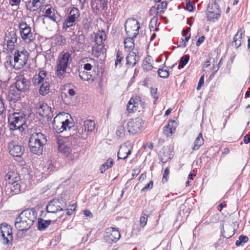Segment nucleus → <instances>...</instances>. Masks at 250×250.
Instances as JSON below:
<instances>
[{
	"instance_id": "f257e3e1",
	"label": "nucleus",
	"mask_w": 250,
	"mask_h": 250,
	"mask_svg": "<svg viewBox=\"0 0 250 250\" xmlns=\"http://www.w3.org/2000/svg\"><path fill=\"white\" fill-rule=\"evenodd\" d=\"M46 136L41 132H33L29 139V147L34 154L40 155L42 153L43 146L47 143Z\"/></svg>"
},
{
	"instance_id": "f03ea898",
	"label": "nucleus",
	"mask_w": 250,
	"mask_h": 250,
	"mask_svg": "<svg viewBox=\"0 0 250 250\" xmlns=\"http://www.w3.org/2000/svg\"><path fill=\"white\" fill-rule=\"evenodd\" d=\"M35 86L40 87L39 93L42 96L47 94L50 91V85L46 78V72L41 70L38 75H35L32 80Z\"/></svg>"
},
{
	"instance_id": "7ed1b4c3",
	"label": "nucleus",
	"mask_w": 250,
	"mask_h": 250,
	"mask_svg": "<svg viewBox=\"0 0 250 250\" xmlns=\"http://www.w3.org/2000/svg\"><path fill=\"white\" fill-rule=\"evenodd\" d=\"M80 16L79 10L75 7H71L68 16L65 18L63 23L62 29L65 31L74 30L72 27H74L79 21Z\"/></svg>"
},
{
	"instance_id": "20e7f679",
	"label": "nucleus",
	"mask_w": 250,
	"mask_h": 250,
	"mask_svg": "<svg viewBox=\"0 0 250 250\" xmlns=\"http://www.w3.org/2000/svg\"><path fill=\"white\" fill-rule=\"evenodd\" d=\"M26 123V116L22 112H14L8 116V124L11 130H23Z\"/></svg>"
},
{
	"instance_id": "39448f33",
	"label": "nucleus",
	"mask_w": 250,
	"mask_h": 250,
	"mask_svg": "<svg viewBox=\"0 0 250 250\" xmlns=\"http://www.w3.org/2000/svg\"><path fill=\"white\" fill-rule=\"evenodd\" d=\"M71 62L72 58L69 52L60 55L57 65V75L59 78L62 79L64 77L66 69Z\"/></svg>"
},
{
	"instance_id": "423d86ee",
	"label": "nucleus",
	"mask_w": 250,
	"mask_h": 250,
	"mask_svg": "<svg viewBox=\"0 0 250 250\" xmlns=\"http://www.w3.org/2000/svg\"><path fill=\"white\" fill-rule=\"evenodd\" d=\"M144 121L141 117L130 119L127 123V130L130 134L135 135L143 129Z\"/></svg>"
},
{
	"instance_id": "0eeeda50",
	"label": "nucleus",
	"mask_w": 250,
	"mask_h": 250,
	"mask_svg": "<svg viewBox=\"0 0 250 250\" xmlns=\"http://www.w3.org/2000/svg\"><path fill=\"white\" fill-rule=\"evenodd\" d=\"M140 23L134 19H127L125 23V30L128 36L136 38L139 33Z\"/></svg>"
},
{
	"instance_id": "6e6552de",
	"label": "nucleus",
	"mask_w": 250,
	"mask_h": 250,
	"mask_svg": "<svg viewBox=\"0 0 250 250\" xmlns=\"http://www.w3.org/2000/svg\"><path fill=\"white\" fill-rule=\"evenodd\" d=\"M66 206V202L62 199H54L48 203L46 206V210L49 213H56L63 210Z\"/></svg>"
},
{
	"instance_id": "1a4fd4ad",
	"label": "nucleus",
	"mask_w": 250,
	"mask_h": 250,
	"mask_svg": "<svg viewBox=\"0 0 250 250\" xmlns=\"http://www.w3.org/2000/svg\"><path fill=\"white\" fill-rule=\"evenodd\" d=\"M0 238L3 244L8 245L13 241L12 229L7 224L3 223L0 225Z\"/></svg>"
},
{
	"instance_id": "9d476101",
	"label": "nucleus",
	"mask_w": 250,
	"mask_h": 250,
	"mask_svg": "<svg viewBox=\"0 0 250 250\" xmlns=\"http://www.w3.org/2000/svg\"><path fill=\"white\" fill-rule=\"evenodd\" d=\"M28 53L25 50H16L14 54L13 59L17 63V67H23L27 63L28 60Z\"/></svg>"
},
{
	"instance_id": "9b49d317",
	"label": "nucleus",
	"mask_w": 250,
	"mask_h": 250,
	"mask_svg": "<svg viewBox=\"0 0 250 250\" xmlns=\"http://www.w3.org/2000/svg\"><path fill=\"white\" fill-rule=\"evenodd\" d=\"M19 28L21 38L23 40L27 42L33 40L31 28L28 24L25 22H21L19 24Z\"/></svg>"
},
{
	"instance_id": "f8f14e48",
	"label": "nucleus",
	"mask_w": 250,
	"mask_h": 250,
	"mask_svg": "<svg viewBox=\"0 0 250 250\" xmlns=\"http://www.w3.org/2000/svg\"><path fill=\"white\" fill-rule=\"evenodd\" d=\"M119 231L114 228H109L106 229L104 234V238L108 243L116 242L120 238Z\"/></svg>"
},
{
	"instance_id": "ddd939ff",
	"label": "nucleus",
	"mask_w": 250,
	"mask_h": 250,
	"mask_svg": "<svg viewBox=\"0 0 250 250\" xmlns=\"http://www.w3.org/2000/svg\"><path fill=\"white\" fill-rule=\"evenodd\" d=\"M9 152L14 157H20L23 154L24 147L19 145L14 141H11L8 144Z\"/></svg>"
},
{
	"instance_id": "4468645a",
	"label": "nucleus",
	"mask_w": 250,
	"mask_h": 250,
	"mask_svg": "<svg viewBox=\"0 0 250 250\" xmlns=\"http://www.w3.org/2000/svg\"><path fill=\"white\" fill-rule=\"evenodd\" d=\"M17 41L16 31L13 29L7 31L4 38V42L6 43L7 48L10 50L13 49Z\"/></svg>"
},
{
	"instance_id": "2eb2a0df",
	"label": "nucleus",
	"mask_w": 250,
	"mask_h": 250,
	"mask_svg": "<svg viewBox=\"0 0 250 250\" xmlns=\"http://www.w3.org/2000/svg\"><path fill=\"white\" fill-rule=\"evenodd\" d=\"M20 215L27 222L30 227L33 225L37 218V213L33 209H27L21 212Z\"/></svg>"
},
{
	"instance_id": "dca6fc26",
	"label": "nucleus",
	"mask_w": 250,
	"mask_h": 250,
	"mask_svg": "<svg viewBox=\"0 0 250 250\" xmlns=\"http://www.w3.org/2000/svg\"><path fill=\"white\" fill-rule=\"evenodd\" d=\"M20 215L27 222L30 227L33 225L37 218V213L33 209H27L21 212Z\"/></svg>"
},
{
	"instance_id": "f3484780",
	"label": "nucleus",
	"mask_w": 250,
	"mask_h": 250,
	"mask_svg": "<svg viewBox=\"0 0 250 250\" xmlns=\"http://www.w3.org/2000/svg\"><path fill=\"white\" fill-rule=\"evenodd\" d=\"M30 86V81L29 79L22 76L17 77L15 83V87L22 92H25L29 90Z\"/></svg>"
},
{
	"instance_id": "a211bd4d",
	"label": "nucleus",
	"mask_w": 250,
	"mask_h": 250,
	"mask_svg": "<svg viewBox=\"0 0 250 250\" xmlns=\"http://www.w3.org/2000/svg\"><path fill=\"white\" fill-rule=\"evenodd\" d=\"M70 124H72V123H70L68 119H66L64 121H58L56 123L55 118L52 123L54 128L58 133L62 132L64 130H66L67 128L70 129L72 126L70 125Z\"/></svg>"
},
{
	"instance_id": "6ab92c4d",
	"label": "nucleus",
	"mask_w": 250,
	"mask_h": 250,
	"mask_svg": "<svg viewBox=\"0 0 250 250\" xmlns=\"http://www.w3.org/2000/svg\"><path fill=\"white\" fill-rule=\"evenodd\" d=\"M139 105H143L139 97L131 98L127 104L126 109L129 113L134 112L138 110Z\"/></svg>"
},
{
	"instance_id": "aec40b11",
	"label": "nucleus",
	"mask_w": 250,
	"mask_h": 250,
	"mask_svg": "<svg viewBox=\"0 0 250 250\" xmlns=\"http://www.w3.org/2000/svg\"><path fill=\"white\" fill-rule=\"evenodd\" d=\"M37 113L41 116L45 117L49 115L51 109L46 103H39L36 105Z\"/></svg>"
},
{
	"instance_id": "412c9836",
	"label": "nucleus",
	"mask_w": 250,
	"mask_h": 250,
	"mask_svg": "<svg viewBox=\"0 0 250 250\" xmlns=\"http://www.w3.org/2000/svg\"><path fill=\"white\" fill-rule=\"evenodd\" d=\"M93 72L91 74L85 70H79V77L83 81H94L99 75V71H96L94 69Z\"/></svg>"
},
{
	"instance_id": "4be33fe9",
	"label": "nucleus",
	"mask_w": 250,
	"mask_h": 250,
	"mask_svg": "<svg viewBox=\"0 0 250 250\" xmlns=\"http://www.w3.org/2000/svg\"><path fill=\"white\" fill-rule=\"evenodd\" d=\"M44 16L57 23L61 21V16L57 10L52 7L47 9L44 12Z\"/></svg>"
},
{
	"instance_id": "5701e85b",
	"label": "nucleus",
	"mask_w": 250,
	"mask_h": 250,
	"mask_svg": "<svg viewBox=\"0 0 250 250\" xmlns=\"http://www.w3.org/2000/svg\"><path fill=\"white\" fill-rule=\"evenodd\" d=\"M15 226L16 228L20 231L26 230L31 228L20 215L16 218Z\"/></svg>"
},
{
	"instance_id": "b1692460",
	"label": "nucleus",
	"mask_w": 250,
	"mask_h": 250,
	"mask_svg": "<svg viewBox=\"0 0 250 250\" xmlns=\"http://www.w3.org/2000/svg\"><path fill=\"white\" fill-rule=\"evenodd\" d=\"M177 127V123L175 121H170L164 128L163 132L167 137L171 136Z\"/></svg>"
},
{
	"instance_id": "393cba45",
	"label": "nucleus",
	"mask_w": 250,
	"mask_h": 250,
	"mask_svg": "<svg viewBox=\"0 0 250 250\" xmlns=\"http://www.w3.org/2000/svg\"><path fill=\"white\" fill-rule=\"evenodd\" d=\"M138 53L130 51L126 57V64L129 66H134L139 60Z\"/></svg>"
},
{
	"instance_id": "a878e982",
	"label": "nucleus",
	"mask_w": 250,
	"mask_h": 250,
	"mask_svg": "<svg viewBox=\"0 0 250 250\" xmlns=\"http://www.w3.org/2000/svg\"><path fill=\"white\" fill-rule=\"evenodd\" d=\"M21 92L16 87H11L8 95L9 100L14 103L18 102L21 99Z\"/></svg>"
},
{
	"instance_id": "bb28decb",
	"label": "nucleus",
	"mask_w": 250,
	"mask_h": 250,
	"mask_svg": "<svg viewBox=\"0 0 250 250\" xmlns=\"http://www.w3.org/2000/svg\"><path fill=\"white\" fill-rule=\"evenodd\" d=\"M45 0H29L26 2L27 9L30 11L37 10L39 7L43 3Z\"/></svg>"
},
{
	"instance_id": "cd10ccee",
	"label": "nucleus",
	"mask_w": 250,
	"mask_h": 250,
	"mask_svg": "<svg viewBox=\"0 0 250 250\" xmlns=\"http://www.w3.org/2000/svg\"><path fill=\"white\" fill-rule=\"evenodd\" d=\"M131 153V149L126 145H123L120 146L118 153L119 159L125 160Z\"/></svg>"
},
{
	"instance_id": "c85d7f7f",
	"label": "nucleus",
	"mask_w": 250,
	"mask_h": 250,
	"mask_svg": "<svg viewBox=\"0 0 250 250\" xmlns=\"http://www.w3.org/2000/svg\"><path fill=\"white\" fill-rule=\"evenodd\" d=\"M106 51L104 45L103 44H95L92 47V54L95 57L98 58L102 54L103 55Z\"/></svg>"
},
{
	"instance_id": "c756f323",
	"label": "nucleus",
	"mask_w": 250,
	"mask_h": 250,
	"mask_svg": "<svg viewBox=\"0 0 250 250\" xmlns=\"http://www.w3.org/2000/svg\"><path fill=\"white\" fill-rule=\"evenodd\" d=\"M244 32V30L242 29H240L233 37L232 45H234L236 48H238L241 45L242 43V35Z\"/></svg>"
},
{
	"instance_id": "7c9ffc66",
	"label": "nucleus",
	"mask_w": 250,
	"mask_h": 250,
	"mask_svg": "<svg viewBox=\"0 0 250 250\" xmlns=\"http://www.w3.org/2000/svg\"><path fill=\"white\" fill-rule=\"evenodd\" d=\"M20 179L18 173L13 171H9L5 175V180L8 184L19 182Z\"/></svg>"
},
{
	"instance_id": "2f4dec72",
	"label": "nucleus",
	"mask_w": 250,
	"mask_h": 250,
	"mask_svg": "<svg viewBox=\"0 0 250 250\" xmlns=\"http://www.w3.org/2000/svg\"><path fill=\"white\" fill-rule=\"evenodd\" d=\"M58 150L66 156H68L71 152V149L70 147L66 146L65 144H64L61 140H58Z\"/></svg>"
},
{
	"instance_id": "473e14b6",
	"label": "nucleus",
	"mask_w": 250,
	"mask_h": 250,
	"mask_svg": "<svg viewBox=\"0 0 250 250\" xmlns=\"http://www.w3.org/2000/svg\"><path fill=\"white\" fill-rule=\"evenodd\" d=\"M83 126L85 130L89 134V133L94 131L96 126L95 123L93 121L91 120H87L84 121Z\"/></svg>"
},
{
	"instance_id": "72a5a7b5",
	"label": "nucleus",
	"mask_w": 250,
	"mask_h": 250,
	"mask_svg": "<svg viewBox=\"0 0 250 250\" xmlns=\"http://www.w3.org/2000/svg\"><path fill=\"white\" fill-rule=\"evenodd\" d=\"M152 61V57L148 56L143 61L142 67L145 71H149L153 69V66L151 64Z\"/></svg>"
},
{
	"instance_id": "f704fd0d",
	"label": "nucleus",
	"mask_w": 250,
	"mask_h": 250,
	"mask_svg": "<svg viewBox=\"0 0 250 250\" xmlns=\"http://www.w3.org/2000/svg\"><path fill=\"white\" fill-rule=\"evenodd\" d=\"M220 16V12L219 10L216 9L215 11H208L207 18L210 21H214L218 19Z\"/></svg>"
},
{
	"instance_id": "c9c22d12",
	"label": "nucleus",
	"mask_w": 250,
	"mask_h": 250,
	"mask_svg": "<svg viewBox=\"0 0 250 250\" xmlns=\"http://www.w3.org/2000/svg\"><path fill=\"white\" fill-rule=\"evenodd\" d=\"M106 35L104 31H99L95 35L94 41L95 44H103V42L105 40Z\"/></svg>"
},
{
	"instance_id": "e433bc0d",
	"label": "nucleus",
	"mask_w": 250,
	"mask_h": 250,
	"mask_svg": "<svg viewBox=\"0 0 250 250\" xmlns=\"http://www.w3.org/2000/svg\"><path fill=\"white\" fill-rule=\"evenodd\" d=\"M204 140L202 134L200 133L195 139L194 143V146L192 147L193 150H196L199 149L200 147L204 144Z\"/></svg>"
},
{
	"instance_id": "4c0bfd02",
	"label": "nucleus",
	"mask_w": 250,
	"mask_h": 250,
	"mask_svg": "<svg viewBox=\"0 0 250 250\" xmlns=\"http://www.w3.org/2000/svg\"><path fill=\"white\" fill-rule=\"evenodd\" d=\"M135 38L132 36H129L124 41V44L125 49H127L130 52L134 47V39Z\"/></svg>"
},
{
	"instance_id": "58836bf2",
	"label": "nucleus",
	"mask_w": 250,
	"mask_h": 250,
	"mask_svg": "<svg viewBox=\"0 0 250 250\" xmlns=\"http://www.w3.org/2000/svg\"><path fill=\"white\" fill-rule=\"evenodd\" d=\"M86 62H88L84 64L83 65V69L84 70L90 71L92 69L93 66H95L96 64L98 63L97 61L92 58H86Z\"/></svg>"
},
{
	"instance_id": "ea45409f",
	"label": "nucleus",
	"mask_w": 250,
	"mask_h": 250,
	"mask_svg": "<svg viewBox=\"0 0 250 250\" xmlns=\"http://www.w3.org/2000/svg\"><path fill=\"white\" fill-rule=\"evenodd\" d=\"M51 220H45L42 218H39L38 220V229L40 230L45 229L50 224Z\"/></svg>"
},
{
	"instance_id": "a19ab883",
	"label": "nucleus",
	"mask_w": 250,
	"mask_h": 250,
	"mask_svg": "<svg viewBox=\"0 0 250 250\" xmlns=\"http://www.w3.org/2000/svg\"><path fill=\"white\" fill-rule=\"evenodd\" d=\"M113 165V160L111 158L108 159L100 167V170L101 173H104L106 169L111 168Z\"/></svg>"
},
{
	"instance_id": "79ce46f5",
	"label": "nucleus",
	"mask_w": 250,
	"mask_h": 250,
	"mask_svg": "<svg viewBox=\"0 0 250 250\" xmlns=\"http://www.w3.org/2000/svg\"><path fill=\"white\" fill-rule=\"evenodd\" d=\"M5 65L7 67H10L11 68H15L16 70H19L20 69V68L16 67L17 66V63L15 62L13 57L11 56H10L7 58V60L5 62Z\"/></svg>"
},
{
	"instance_id": "37998d69",
	"label": "nucleus",
	"mask_w": 250,
	"mask_h": 250,
	"mask_svg": "<svg viewBox=\"0 0 250 250\" xmlns=\"http://www.w3.org/2000/svg\"><path fill=\"white\" fill-rule=\"evenodd\" d=\"M158 24V17L156 16H154L151 20L149 27L150 31H158L159 28L157 27Z\"/></svg>"
},
{
	"instance_id": "c03bdc74",
	"label": "nucleus",
	"mask_w": 250,
	"mask_h": 250,
	"mask_svg": "<svg viewBox=\"0 0 250 250\" xmlns=\"http://www.w3.org/2000/svg\"><path fill=\"white\" fill-rule=\"evenodd\" d=\"M157 72L158 75L163 78H167L169 75L167 67L166 66H163L162 68H159Z\"/></svg>"
},
{
	"instance_id": "a18cd8bd",
	"label": "nucleus",
	"mask_w": 250,
	"mask_h": 250,
	"mask_svg": "<svg viewBox=\"0 0 250 250\" xmlns=\"http://www.w3.org/2000/svg\"><path fill=\"white\" fill-rule=\"evenodd\" d=\"M89 134L85 130L84 126L78 129L77 136L81 139H85Z\"/></svg>"
},
{
	"instance_id": "49530a36",
	"label": "nucleus",
	"mask_w": 250,
	"mask_h": 250,
	"mask_svg": "<svg viewBox=\"0 0 250 250\" xmlns=\"http://www.w3.org/2000/svg\"><path fill=\"white\" fill-rule=\"evenodd\" d=\"M227 230L228 232L225 234H223V233L225 232L224 229L221 231L222 235L224 237L228 239L232 237L234 234V229L232 226H229L227 228Z\"/></svg>"
},
{
	"instance_id": "de8ad7c7",
	"label": "nucleus",
	"mask_w": 250,
	"mask_h": 250,
	"mask_svg": "<svg viewBox=\"0 0 250 250\" xmlns=\"http://www.w3.org/2000/svg\"><path fill=\"white\" fill-rule=\"evenodd\" d=\"M167 2L166 1H163L161 3L157 5L156 7L157 9V14L160 13L161 14L162 13H164L165 12V9L167 8Z\"/></svg>"
},
{
	"instance_id": "09e8293b",
	"label": "nucleus",
	"mask_w": 250,
	"mask_h": 250,
	"mask_svg": "<svg viewBox=\"0 0 250 250\" xmlns=\"http://www.w3.org/2000/svg\"><path fill=\"white\" fill-rule=\"evenodd\" d=\"M125 128L123 125H119L116 130V135L119 138H123L125 136Z\"/></svg>"
},
{
	"instance_id": "8fccbe9b",
	"label": "nucleus",
	"mask_w": 250,
	"mask_h": 250,
	"mask_svg": "<svg viewBox=\"0 0 250 250\" xmlns=\"http://www.w3.org/2000/svg\"><path fill=\"white\" fill-rule=\"evenodd\" d=\"M189 60V56L188 55H186L181 57L180 62L179 63V68H183L188 62Z\"/></svg>"
},
{
	"instance_id": "3c124183",
	"label": "nucleus",
	"mask_w": 250,
	"mask_h": 250,
	"mask_svg": "<svg viewBox=\"0 0 250 250\" xmlns=\"http://www.w3.org/2000/svg\"><path fill=\"white\" fill-rule=\"evenodd\" d=\"M148 215L143 211L140 218V224L143 228L145 227L147 223Z\"/></svg>"
},
{
	"instance_id": "603ef678",
	"label": "nucleus",
	"mask_w": 250,
	"mask_h": 250,
	"mask_svg": "<svg viewBox=\"0 0 250 250\" xmlns=\"http://www.w3.org/2000/svg\"><path fill=\"white\" fill-rule=\"evenodd\" d=\"M160 156L161 161L163 163H167L171 159V157L168 154V152H164L163 154H162L161 152H160Z\"/></svg>"
},
{
	"instance_id": "864d4df0",
	"label": "nucleus",
	"mask_w": 250,
	"mask_h": 250,
	"mask_svg": "<svg viewBox=\"0 0 250 250\" xmlns=\"http://www.w3.org/2000/svg\"><path fill=\"white\" fill-rule=\"evenodd\" d=\"M124 60V56L121 51H118L116 54V60L115 61V65L117 66L118 64H120L122 61Z\"/></svg>"
},
{
	"instance_id": "5fc2aeb1",
	"label": "nucleus",
	"mask_w": 250,
	"mask_h": 250,
	"mask_svg": "<svg viewBox=\"0 0 250 250\" xmlns=\"http://www.w3.org/2000/svg\"><path fill=\"white\" fill-rule=\"evenodd\" d=\"M91 6L94 10L99 11L100 6V2L98 0H91Z\"/></svg>"
},
{
	"instance_id": "6e6d98bb",
	"label": "nucleus",
	"mask_w": 250,
	"mask_h": 250,
	"mask_svg": "<svg viewBox=\"0 0 250 250\" xmlns=\"http://www.w3.org/2000/svg\"><path fill=\"white\" fill-rule=\"evenodd\" d=\"M150 94L154 100L153 103H155L159 98L157 89L156 88H151L150 89Z\"/></svg>"
},
{
	"instance_id": "4d7b16f0",
	"label": "nucleus",
	"mask_w": 250,
	"mask_h": 250,
	"mask_svg": "<svg viewBox=\"0 0 250 250\" xmlns=\"http://www.w3.org/2000/svg\"><path fill=\"white\" fill-rule=\"evenodd\" d=\"M216 9L219 10L220 12H221V9H220V6L219 5V4H218L217 3H210L208 7V11L211 10L213 11H215Z\"/></svg>"
},
{
	"instance_id": "13d9d810",
	"label": "nucleus",
	"mask_w": 250,
	"mask_h": 250,
	"mask_svg": "<svg viewBox=\"0 0 250 250\" xmlns=\"http://www.w3.org/2000/svg\"><path fill=\"white\" fill-rule=\"evenodd\" d=\"M9 185H11V188L12 189V190L14 191V192H17L20 190V185L18 183V182H15L14 183H10Z\"/></svg>"
},
{
	"instance_id": "bf43d9fd",
	"label": "nucleus",
	"mask_w": 250,
	"mask_h": 250,
	"mask_svg": "<svg viewBox=\"0 0 250 250\" xmlns=\"http://www.w3.org/2000/svg\"><path fill=\"white\" fill-rule=\"evenodd\" d=\"M169 170L168 167L165 168L163 174L162 182L163 183H166L167 181L168 176L169 175Z\"/></svg>"
},
{
	"instance_id": "052dcab7",
	"label": "nucleus",
	"mask_w": 250,
	"mask_h": 250,
	"mask_svg": "<svg viewBox=\"0 0 250 250\" xmlns=\"http://www.w3.org/2000/svg\"><path fill=\"white\" fill-rule=\"evenodd\" d=\"M153 182L150 181L147 184H146L142 189L141 192H143L147 190H150L153 188Z\"/></svg>"
},
{
	"instance_id": "680f3d73",
	"label": "nucleus",
	"mask_w": 250,
	"mask_h": 250,
	"mask_svg": "<svg viewBox=\"0 0 250 250\" xmlns=\"http://www.w3.org/2000/svg\"><path fill=\"white\" fill-rule=\"evenodd\" d=\"M77 42L81 44H83L85 43V36L83 34H81L78 35Z\"/></svg>"
},
{
	"instance_id": "e2e57ef3",
	"label": "nucleus",
	"mask_w": 250,
	"mask_h": 250,
	"mask_svg": "<svg viewBox=\"0 0 250 250\" xmlns=\"http://www.w3.org/2000/svg\"><path fill=\"white\" fill-rule=\"evenodd\" d=\"M186 7L185 8L187 10L191 12L193 10V6L192 4L188 0H186Z\"/></svg>"
},
{
	"instance_id": "0e129e2a",
	"label": "nucleus",
	"mask_w": 250,
	"mask_h": 250,
	"mask_svg": "<svg viewBox=\"0 0 250 250\" xmlns=\"http://www.w3.org/2000/svg\"><path fill=\"white\" fill-rule=\"evenodd\" d=\"M204 83V76H202L199 80L197 87V90H199L202 85Z\"/></svg>"
},
{
	"instance_id": "69168bd1",
	"label": "nucleus",
	"mask_w": 250,
	"mask_h": 250,
	"mask_svg": "<svg viewBox=\"0 0 250 250\" xmlns=\"http://www.w3.org/2000/svg\"><path fill=\"white\" fill-rule=\"evenodd\" d=\"M239 240H240V242L242 243L243 245L244 243L248 242L249 238L247 236H244L243 235H241L239 237Z\"/></svg>"
},
{
	"instance_id": "338daca9",
	"label": "nucleus",
	"mask_w": 250,
	"mask_h": 250,
	"mask_svg": "<svg viewBox=\"0 0 250 250\" xmlns=\"http://www.w3.org/2000/svg\"><path fill=\"white\" fill-rule=\"evenodd\" d=\"M21 0H9V3L11 6H17L20 4Z\"/></svg>"
},
{
	"instance_id": "774afa93",
	"label": "nucleus",
	"mask_w": 250,
	"mask_h": 250,
	"mask_svg": "<svg viewBox=\"0 0 250 250\" xmlns=\"http://www.w3.org/2000/svg\"><path fill=\"white\" fill-rule=\"evenodd\" d=\"M204 40L205 37L204 36H202L201 37H200L196 42V45L197 46H199L201 45V44L204 42Z\"/></svg>"
}]
</instances>
